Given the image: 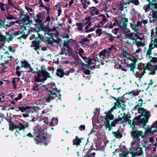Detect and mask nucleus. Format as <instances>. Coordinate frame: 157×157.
Returning <instances> with one entry per match:
<instances>
[{
	"label": "nucleus",
	"instance_id": "29",
	"mask_svg": "<svg viewBox=\"0 0 157 157\" xmlns=\"http://www.w3.org/2000/svg\"><path fill=\"white\" fill-rule=\"evenodd\" d=\"M13 36L15 35L17 36L19 34H21L23 33H25L23 31H21L20 30H17L15 31H13L12 32Z\"/></svg>",
	"mask_w": 157,
	"mask_h": 157
},
{
	"label": "nucleus",
	"instance_id": "42",
	"mask_svg": "<svg viewBox=\"0 0 157 157\" xmlns=\"http://www.w3.org/2000/svg\"><path fill=\"white\" fill-rule=\"evenodd\" d=\"M131 27L133 30H138V27L136 24L133 25L132 23H130Z\"/></svg>",
	"mask_w": 157,
	"mask_h": 157
},
{
	"label": "nucleus",
	"instance_id": "12",
	"mask_svg": "<svg viewBox=\"0 0 157 157\" xmlns=\"http://www.w3.org/2000/svg\"><path fill=\"white\" fill-rule=\"evenodd\" d=\"M40 40H34L32 42V44L31 47H33V49L35 51L40 49L41 46L40 45Z\"/></svg>",
	"mask_w": 157,
	"mask_h": 157
},
{
	"label": "nucleus",
	"instance_id": "32",
	"mask_svg": "<svg viewBox=\"0 0 157 157\" xmlns=\"http://www.w3.org/2000/svg\"><path fill=\"white\" fill-rule=\"evenodd\" d=\"M89 10L91 16H94L95 15V11L96 10V7L94 6L90 7L89 9Z\"/></svg>",
	"mask_w": 157,
	"mask_h": 157
},
{
	"label": "nucleus",
	"instance_id": "4",
	"mask_svg": "<svg viewBox=\"0 0 157 157\" xmlns=\"http://www.w3.org/2000/svg\"><path fill=\"white\" fill-rule=\"evenodd\" d=\"M121 21L123 22V27L121 26L122 29L123 33H124L126 38L132 40H136L139 38L138 35L136 33H130V31L127 27V24L128 19L126 18L123 17L121 18Z\"/></svg>",
	"mask_w": 157,
	"mask_h": 157
},
{
	"label": "nucleus",
	"instance_id": "37",
	"mask_svg": "<svg viewBox=\"0 0 157 157\" xmlns=\"http://www.w3.org/2000/svg\"><path fill=\"white\" fill-rule=\"evenodd\" d=\"M5 18L10 20L17 19V18L16 17H15L13 15H11L10 14H8V15L6 16V18Z\"/></svg>",
	"mask_w": 157,
	"mask_h": 157
},
{
	"label": "nucleus",
	"instance_id": "34",
	"mask_svg": "<svg viewBox=\"0 0 157 157\" xmlns=\"http://www.w3.org/2000/svg\"><path fill=\"white\" fill-rule=\"evenodd\" d=\"M19 21L18 20L16 21H11L8 23V24L6 25V28H9L11 25H14L15 23H19Z\"/></svg>",
	"mask_w": 157,
	"mask_h": 157
},
{
	"label": "nucleus",
	"instance_id": "61",
	"mask_svg": "<svg viewBox=\"0 0 157 157\" xmlns=\"http://www.w3.org/2000/svg\"><path fill=\"white\" fill-rule=\"evenodd\" d=\"M142 66H143V64H139L137 68L139 70L142 71L143 69Z\"/></svg>",
	"mask_w": 157,
	"mask_h": 157
},
{
	"label": "nucleus",
	"instance_id": "14",
	"mask_svg": "<svg viewBox=\"0 0 157 157\" xmlns=\"http://www.w3.org/2000/svg\"><path fill=\"white\" fill-rule=\"evenodd\" d=\"M35 25V27L36 28H31L30 31L32 33V32H37L38 33V37L40 38H43L44 37V36H43L42 34H40L39 33L41 31V29L40 26H37V27L36 26L35 24H34Z\"/></svg>",
	"mask_w": 157,
	"mask_h": 157
},
{
	"label": "nucleus",
	"instance_id": "28",
	"mask_svg": "<svg viewBox=\"0 0 157 157\" xmlns=\"http://www.w3.org/2000/svg\"><path fill=\"white\" fill-rule=\"evenodd\" d=\"M90 41L89 39H88L87 38L85 37L81 39V40L79 42L80 44H81L82 45H86L87 44H86L85 42H89Z\"/></svg>",
	"mask_w": 157,
	"mask_h": 157
},
{
	"label": "nucleus",
	"instance_id": "23",
	"mask_svg": "<svg viewBox=\"0 0 157 157\" xmlns=\"http://www.w3.org/2000/svg\"><path fill=\"white\" fill-rule=\"evenodd\" d=\"M56 71L57 73L56 74L57 76L61 78H63L65 74L64 71L61 69H57L56 70Z\"/></svg>",
	"mask_w": 157,
	"mask_h": 157
},
{
	"label": "nucleus",
	"instance_id": "38",
	"mask_svg": "<svg viewBox=\"0 0 157 157\" xmlns=\"http://www.w3.org/2000/svg\"><path fill=\"white\" fill-rule=\"evenodd\" d=\"M6 5L2 2H0V8L2 11L6 10Z\"/></svg>",
	"mask_w": 157,
	"mask_h": 157
},
{
	"label": "nucleus",
	"instance_id": "48",
	"mask_svg": "<svg viewBox=\"0 0 157 157\" xmlns=\"http://www.w3.org/2000/svg\"><path fill=\"white\" fill-rule=\"evenodd\" d=\"M30 25L27 23L25 22H24V23L22 24V25H21V28H24V29H26V27L27 26H30Z\"/></svg>",
	"mask_w": 157,
	"mask_h": 157
},
{
	"label": "nucleus",
	"instance_id": "35",
	"mask_svg": "<svg viewBox=\"0 0 157 157\" xmlns=\"http://www.w3.org/2000/svg\"><path fill=\"white\" fill-rule=\"evenodd\" d=\"M76 25L77 26H78V30L80 31H82V30L83 29V28L84 26H83L82 23H76Z\"/></svg>",
	"mask_w": 157,
	"mask_h": 157
},
{
	"label": "nucleus",
	"instance_id": "6",
	"mask_svg": "<svg viewBox=\"0 0 157 157\" xmlns=\"http://www.w3.org/2000/svg\"><path fill=\"white\" fill-rule=\"evenodd\" d=\"M143 126V128L146 130L144 132L145 134H154L157 132V121L155 122L150 128H147L145 127L146 126Z\"/></svg>",
	"mask_w": 157,
	"mask_h": 157
},
{
	"label": "nucleus",
	"instance_id": "30",
	"mask_svg": "<svg viewBox=\"0 0 157 157\" xmlns=\"http://www.w3.org/2000/svg\"><path fill=\"white\" fill-rule=\"evenodd\" d=\"M33 82H41L42 83H44L45 82L43 78H41L38 77L36 76H35Z\"/></svg>",
	"mask_w": 157,
	"mask_h": 157
},
{
	"label": "nucleus",
	"instance_id": "15",
	"mask_svg": "<svg viewBox=\"0 0 157 157\" xmlns=\"http://www.w3.org/2000/svg\"><path fill=\"white\" fill-rule=\"evenodd\" d=\"M148 2L149 3L145 5L143 7V9L146 12H148L150 9L152 11L154 9H153L154 6L153 3H152L151 2Z\"/></svg>",
	"mask_w": 157,
	"mask_h": 157
},
{
	"label": "nucleus",
	"instance_id": "58",
	"mask_svg": "<svg viewBox=\"0 0 157 157\" xmlns=\"http://www.w3.org/2000/svg\"><path fill=\"white\" fill-rule=\"evenodd\" d=\"M6 120L9 123V124L12 123L13 122L12 121L11 118L9 117H6Z\"/></svg>",
	"mask_w": 157,
	"mask_h": 157
},
{
	"label": "nucleus",
	"instance_id": "31",
	"mask_svg": "<svg viewBox=\"0 0 157 157\" xmlns=\"http://www.w3.org/2000/svg\"><path fill=\"white\" fill-rule=\"evenodd\" d=\"M82 58L86 63H88L90 64L91 61H92V59L89 57L88 58L87 57L85 56L82 57Z\"/></svg>",
	"mask_w": 157,
	"mask_h": 157
},
{
	"label": "nucleus",
	"instance_id": "51",
	"mask_svg": "<svg viewBox=\"0 0 157 157\" xmlns=\"http://www.w3.org/2000/svg\"><path fill=\"white\" fill-rule=\"evenodd\" d=\"M84 152H85V153H86L85 155H88L89 156H91V153H90V149H84Z\"/></svg>",
	"mask_w": 157,
	"mask_h": 157
},
{
	"label": "nucleus",
	"instance_id": "21",
	"mask_svg": "<svg viewBox=\"0 0 157 157\" xmlns=\"http://www.w3.org/2000/svg\"><path fill=\"white\" fill-rule=\"evenodd\" d=\"M131 3H132L136 6H139L140 4L139 0H126V2L124 3V4L130 5Z\"/></svg>",
	"mask_w": 157,
	"mask_h": 157
},
{
	"label": "nucleus",
	"instance_id": "3",
	"mask_svg": "<svg viewBox=\"0 0 157 157\" xmlns=\"http://www.w3.org/2000/svg\"><path fill=\"white\" fill-rule=\"evenodd\" d=\"M139 124L133 121L132 124L130 126L132 128V130L131 131L130 135L132 138H133V142H132L131 144H133L134 142H140V137L143 138V132L142 131H139L136 127Z\"/></svg>",
	"mask_w": 157,
	"mask_h": 157
},
{
	"label": "nucleus",
	"instance_id": "55",
	"mask_svg": "<svg viewBox=\"0 0 157 157\" xmlns=\"http://www.w3.org/2000/svg\"><path fill=\"white\" fill-rule=\"evenodd\" d=\"M123 56L124 57H126L127 56L129 55L130 53H128L127 51L126 50L124 51L123 52Z\"/></svg>",
	"mask_w": 157,
	"mask_h": 157
},
{
	"label": "nucleus",
	"instance_id": "57",
	"mask_svg": "<svg viewBox=\"0 0 157 157\" xmlns=\"http://www.w3.org/2000/svg\"><path fill=\"white\" fill-rule=\"evenodd\" d=\"M54 33H53L52 32L51 29L50 28V32H49V33H48V35L52 39V38L54 36Z\"/></svg>",
	"mask_w": 157,
	"mask_h": 157
},
{
	"label": "nucleus",
	"instance_id": "25",
	"mask_svg": "<svg viewBox=\"0 0 157 157\" xmlns=\"http://www.w3.org/2000/svg\"><path fill=\"white\" fill-rule=\"evenodd\" d=\"M108 53V51L105 49H104L99 52V56L101 58H104V57L106 56V53Z\"/></svg>",
	"mask_w": 157,
	"mask_h": 157
},
{
	"label": "nucleus",
	"instance_id": "47",
	"mask_svg": "<svg viewBox=\"0 0 157 157\" xmlns=\"http://www.w3.org/2000/svg\"><path fill=\"white\" fill-rule=\"evenodd\" d=\"M129 59L131 60L132 62H138V59H136L135 56H132Z\"/></svg>",
	"mask_w": 157,
	"mask_h": 157
},
{
	"label": "nucleus",
	"instance_id": "33",
	"mask_svg": "<svg viewBox=\"0 0 157 157\" xmlns=\"http://www.w3.org/2000/svg\"><path fill=\"white\" fill-rule=\"evenodd\" d=\"M153 41V40H152V38H151V42L149 45V49L152 50L154 49V48L155 47H157V45L155 44H154V43H153L152 42Z\"/></svg>",
	"mask_w": 157,
	"mask_h": 157
},
{
	"label": "nucleus",
	"instance_id": "52",
	"mask_svg": "<svg viewBox=\"0 0 157 157\" xmlns=\"http://www.w3.org/2000/svg\"><path fill=\"white\" fill-rule=\"evenodd\" d=\"M143 66L144 67L143 69L145 70H149L150 65L149 64H143Z\"/></svg>",
	"mask_w": 157,
	"mask_h": 157
},
{
	"label": "nucleus",
	"instance_id": "24",
	"mask_svg": "<svg viewBox=\"0 0 157 157\" xmlns=\"http://www.w3.org/2000/svg\"><path fill=\"white\" fill-rule=\"evenodd\" d=\"M119 130L120 129H118L117 132H112V134L113 135L114 137H115L117 138L118 137L121 138L122 137V134L120 132Z\"/></svg>",
	"mask_w": 157,
	"mask_h": 157
},
{
	"label": "nucleus",
	"instance_id": "56",
	"mask_svg": "<svg viewBox=\"0 0 157 157\" xmlns=\"http://www.w3.org/2000/svg\"><path fill=\"white\" fill-rule=\"evenodd\" d=\"M25 34V33L22 34V35L21 36H19V37H18V38H17V39H20L21 38H23V39H25L27 37V36Z\"/></svg>",
	"mask_w": 157,
	"mask_h": 157
},
{
	"label": "nucleus",
	"instance_id": "43",
	"mask_svg": "<svg viewBox=\"0 0 157 157\" xmlns=\"http://www.w3.org/2000/svg\"><path fill=\"white\" fill-rule=\"evenodd\" d=\"M15 124L13 123V122L9 124V129L10 130L12 131L15 128Z\"/></svg>",
	"mask_w": 157,
	"mask_h": 157
},
{
	"label": "nucleus",
	"instance_id": "45",
	"mask_svg": "<svg viewBox=\"0 0 157 157\" xmlns=\"http://www.w3.org/2000/svg\"><path fill=\"white\" fill-rule=\"evenodd\" d=\"M134 43H136V45L138 47L141 46L143 45L142 42L137 41V40H135V41H133V42L132 43V44H133Z\"/></svg>",
	"mask_w": 157,
	"mask_h": 157
},
{
	"label": "nucleus",
	"instance_id": "5",
	"mask_svg": "<svg viewBox=\"0 0 157 157\" xmlns=\"http://www.w3.org/2000/svg\"><path fill=\"white\" fill-rule=\"evenodd\" d=\"M34 132L33 133V136L37 137V138H35V140L37 144L41 143L42 140L45 141L47 140L46 139L47 138L46 134H44L43 131H41L40 129L38 127L35 128L34 129ZM49 142V141L48 140L47 142H44V144L45 145L47 146Z\"/></svg>",
	"mask_w": 157,
	"mask_h": 157
},
{
	"label": "nucleus",
	"instance_id": "18",
	"mask_svg": "<svg viewBox=\"0 0 157 157\" xmlns=\"http://www.w3.org/2000/svg\"><path fill=\"white\" fill-rule=\"evenodd\" d=\"M84 139L83 138H79L77 136H76L75 139L73 141V144L74 145H76L77 147L78 145H80V144L82 143V140H84Z\"/></svg>",
	"mask_w": 157,
	"mask_h": 157
},
{
	"label": "nucleus",
	"instance_id": "17",
	"mask_svg": "<svg viewBox=\"0 0 157 157\" xmlns=\"http://www.w3.org/2000/svg\"><path fill=\"white\" fill-rule=\"evenodd\" d=\"M5 36L6 40L8 43H9L10 41H12L14 39V36L12 33H10L9 32H6L5 33Z\"/></svg>",
	"mask_w": 157,
	"mask_h": 157
},
{
	"label": "nucleus",
	"instance_id": "41",
	"mask_svg": "<svg viewBox=\"0 0 157 157\" xmlns=\"http://www.w3.org/2000/svg\"><path fill=\"white\" fill-rule=\"evenodd\" d=\"M17 109H18V110H16L18 112L19 111H21V112L22 113H23L26 110L25 107L24 106H21L20 107H18L17 108Z\"/></svg>",
	"mask_w": 157,
	"mask_h": 157
},
{
	"label": "nucleus",
	"instance_id": "26",
	"mask_svg": "<svg viewBox=\"0 0 157 157\" xmlns=\"http://www.w3.org/2000/svg\"><path fill=\"white\" fill-rule=\"evenodd\" d=\"M44 97L45 98L44 100L46 102L49 103L51 102L52 100L55 99V97H53L51 94H48L47 97L45 96Z\"/></svg>",
	"mask_w": 157,
	"mask_h": 157
},
{
	"label": "nucleus",
	"instance_id": "49",
	"mask_svg": "<svg viewBox=\"0 0 157 157\" xmlns=\"http://www.w3.org/2000/svg\"><path fill=\"white\" fill-rule=\"evenodd\" d=\"M123 119L126 122L129 119V117L128 115L124 113V115L123 116Z\"/></svg>",
	"mask_w": 157,
	"mask_h": 157
},
{
	"label": "nucleus",
	"instance_id": "22",
	"mask_svg": "<svg viewBox=\"0 0 157 157\" xmlns=\"http://www.w3.org/2000/svg\"><path fill=\"white\" fill-rule=\"evenodd\" d=\"M138 101L139 102V103L136 105L134 107L133 110L135 111L138 110V113H139V109L141 108L140 107L142 106L143 101L142 99L140 98Z\"/></svg>",
	"mask_w": 157,
	"mask_h": 157
},
{
	"label": "nucleus",
	"instance_id": "16",
	"mask_svg": "<svg viewBox=\"0 0 157 157\" xmlns=\"http://www.w3.org/2000/svg\"><path fill=\"white\" fill-rule=\"evenodd\" d=\"M114 118V116L112 114L107 113L106 115L104 117V123L105 124L109 122H110V120H113Z\"/></svg>",
	"mask_w": 157,
	"mask_h": 157
},
{
	"label": "nucleus",
	"instance_id": "53",
	"mask_svg": "<svg viewBox=\"0 0 157 157\" xmlns=\"http://www.w3.org/2000/svg\"><path fill=\"white\" fill-rule=\"evenodd\" d=\"M102 31L101 29H98L96 30L95 32L96 33H98V36H100L102 34Z\"/></svg>",
	"mask_w": 157,
	"mask_h": 157
},
{
	"label": "nucleus",
	"instance_id": "63",
	"mask_svg": "<svg viewBox=\"0 0 157 157\" xmlns=\"http://www.w3.org/2000/svg\"><path fill=\"white\" fill-rule=\"evenodd\" d=\"M120 117V115H118V117L117 118V119H115L116 120V121L117 122H118L120 121H121L122 120V119H123V117Z\"/></svg>",
	"mask_w": 157,
	"mask_h": 157
},
{
	"label": "nucleus",
	"instance_id": "27",
	"mask_svg": "<svg viewBox=\"0 0 157 157\" xmlns=\"http://www.w3.org/2000/svg\"><path fill=\"white\" fill-rule=\"evenodd\" d=\"M6 18H4L3 19H0V28H6Z\"/></svg>",
	"mask_w": 157,
	"mask_h": 157
},
{
	"label": "nucleus",
	"instance_id": "8",
	"mask_svg": "<svg viewBox=\"0 0 157 157\" xmlns=\"http://www.w3.org/2000/svg\"><path fill=\"white\" fill-rule=\"evenodd\" d=\"M21 67H24L25 68H26L27 67H29V71H27L28 72H31L33 73H35L36 72L34 71L33 69L32 68L31 65L29 63L28 61L25 59H24L23 61H21Z\"/></svg>",
	"mask_w": 157,
	"mask_h": 157
},
{
	"label": "nucleus",
	"instance_id": "19",
	"mask_svg": "<svg viewBox=\"0 0 157 157\" xmlns=\"http://www.w3.org/2000/svg\"><path fill=\"white\" fill-rule=\"evenodd\" d=\"M137 62H133V63H131L130 64L127 63L126 67H128L130 68V70L133 72V74L135 73V69L136 67V63Z\"/></svg>",
	"mask_w": 157,
	"mask_h": 157
},
{
	"label": "nucleus",
	"instance_id": "50",
	"mask_svg": "<svg viewBox=\"0 0 157 157\" xmlns=\"http://www.w3.org/2000/svg\"><path fill=\"white\" fill-rule=\"evenodd\" d=\"M19 131H21L23 129L24 130L25 128V125H23L22 123L20 122L19 123Z\"/></svg>",
	"mask_w": 157,
	"mask_h": 157
},
{
	"label": "nucleus",
	"instance_id": "64",
	"mask_svg": "<svg viewBox=\"0 0 157 157\" xmlns=\"http://www.w3.org/2000/svg\"><path fill=\"white\" fill-rule=\"evenodd\" d=\"M151 62L154 63H157V58L156 57H154L153 58H152V59L151 60Z\"/></svg>",
	"mask_w": 157,
	"mask_h": 157
},
{
	"label": "nucleus",
	"instance_id": "36",
	"mask_svg": "<svg viewBox=\"0 0 157 157\" xmlns=\"http://www.w3.org/2000/svg\"><path fill=\"white\" fill-rule=\"evenodd\" d=\"M82 70L85 75H90V71L88 70V69H86V67L84 68L83 67Z\"/></svg>",
	"mask_w": 157,
	"mask_h": 157
},
{
	"label": "nucleus",
	"instance_id": "54",
	"mask_svg": "<svg viewBox=\"0 0 157 157\" xmlns=\"http://www.w3.org/2000/svg\"><path fill=\"white\" fill-rule=\"evenodd\" d=\"M84 52V50L82 48H80L78 50V54L79 56L82 57L83 56L82 55V54Z\"/></svg>",
	"mask_w": 157,
	"mask_h": 157
},
{
	"label": "nucleus",
	"instance_id": "7",
	"mask_svg": "<svg viewBox=\"0 0 157 157\" xmlns=\"http://www.w3.org/2000/svg\"><path fill=\"white\" fill-rule=\"evenodd\" d=\"M20 18L24 22L28 23L30 25L32 23L33 21L30 20V17L29 15L24 14V11L20 12Z\"/></svg>",
	"mask_w": 157,
	"mask_h": 157
},
{
	"label": "nucleus",
	"instance_id": "59",
	"mask_svg": "<svg viewBox=\"0 0 157 157\" xmlns=\"http://www.w3.org/2000/svg\"><path fill=\"white\" fill-rule=\"evenodd\" d=\"M141 91L140 90H138L137 91H135V90H134V92L133 93V95L134 96H138L139 95V93Z\"/></svg>",
	"mask_w": 157,
	"mask_h": 157
},
{
	"label": "nucleus",
	"instance_id": "20",
	"mask_svg": "<svg viewBox=\"0 0 157 157\" xmlns=\"http://www.w3.org/2000/svg\"><path fill=\"white\" fill-rule=\"evenodd\" d=\"M117 122L115 119L111 122V124H110V122H109L107 124H105V127L106 128H108L109 131L111 130L112 129V127H115L116 126V124H117Z\"/></svg>",
	"mask_w": 157,
	"mask_h": 157
},
{
	"label": "nucleus",
	"instance_id": "62",
	"mask_svg": "<svg viewBox=\"0 0 157 157\" xmlns=\"http://www.w3.org/2000/svg\"><path fill=\"white\" fill-rule=\"evenodd\" d=\"M119 68L121 69L122 71H124L125 72H126L127 71V70L126 69L123 68V65H119Z\"/></svg>",
	"mask_w": 157,
	"mask_h": 157
},
{
	"label": "nucleus",
	"instance_id": "1",
	"mask_svg": "<svg viewBox=\"0 0 157 157\" xmlns=\"http://www.w3.org/2000/svg\"><path fill=\"white\" fill-rule=\"evenodd\" d=\"M34 20L36 22L35 25L37 27V26H40L41 31H43L44 32V35L48 34L50 31V28H49L45 26H43L47 22L50 21V17L48 16L46 17V20L44 21H43L45 18V13L44 12H39L36 15L35 17H33Z\"/></svg>",
	"mask_w": 157,
	"mask_h": 157
},
{
	"label": "nucleus",
	"instance_id": "10",
	"mask_svg": "<svg viewBox=\"0 0 157 157\" xmlns=\"http://www.w3.org/2000/svg\"><path fill=\"white\" fill-rule=\"evenodd\" d=\"M39 72L40 73L44 82L48 78H50L51 79H52V77L50 76V74L47 71L46 69L42 68L41 70H39Z\"/></svg>",
	"mask_w": 157,
	"mask_h": 157
},
{
	"label": "nucleus",
	"instance_id": "2",
	"mask_svg": "<svg viewBox=\"0 0 157 157\" xmlns=\"http://www.w3.org/2000/svg\"><path fill=\"white\" fill-rule=\"evenodd\" d=\"M139 113L140 114L135 117L133 121L138 123L139 125L147 126L151 116L150 112L143 108H140L139 109Z\"/></svg>",
	"mask_w": 157,
	"mask_h": 157
},
{
	"label": "nucleus",
	"instance_id": "39",
	"mask_svg": "<svg viewBox=\"0 0 157 157\" xmlns=\"http://www.w3.org/2000/svg\"><path fill=\"white\" fill-rule=\"evenodd\" d=\"M1 32L0 31V41L4 42L6 40V36L1 34Z\"/></svg>",
	"mask_w": 157,
	"mask_h": 157
},
{
	"label": "nucleus",
	"instance_id": "13",
	"mask_svg": "<svg viewBox=\"0 0 157 157\" xmlns=\"http://www.w3.org/2000/svg\"><path fill=\"white\" fill-rule=\"evenodd\" d=\"M122 105L119 102V99L118 100H117V102L114 103V105L111 108V109L109 111L108 113L111 114V113L114 110L117 108V107L118 108H121V107H122Z\"/></svg>",
	"mask_w": 157,
	"mask_h": 157
},
{
	"label": "nucleus",
	"instance_id": "60",
	"mask_svg": "<svg viewBox=\"0 0 157 157\" xmlns=\"http://www.w3.org/2000/svg\"><path fill=\"white\" fill-rule=\"evenodd\" d=\"M48 92L50 93V94H51V95H53L56 96L57 95V94L56 92H54L53 90H50L48 91Z\"/></svg>",
	"mask_w": 157,
	"mask_h": 157
},
{
	"label": "nucleus",
	"instance_id": "46",
	"mask_svg": "<svg viewBox=\"0 0 157 157\" xmlns=\"http://www.w3.org/2000/svg\"><path fill=\"white\" fill-rule=\"evenodd\" d=\"M109 36L110 37V38L109 39V40L112 42L114 40V38H119V36H117V37L112 36L111 33H110V34H109Z\"/></svg>",
	"mask_w": 157,
	"mask_h": 157
},
{
	"label": "nucleus",
	"instance_id": "40",
	"mask_svg": "<svg viewBox=\"0 0 157 157\" xmlns=\"http://www.w3.org/2000/svg\"><path fill=\"white\" fill-rule=\"evenodd\" d=\"M71 39H68L67 40V41L66 40H64V43H63V46L64 47H65L66 48L68 47L69 46V44L70 42V40Z\"/></svg>",
	"mask_w": 157,
	"mask_h": 157
},
{
	"label": "nucleus",
	"instance_id": "11",
	"mask_svg": "<svg viewBox=\"0 0 157 157\" xmlns=\"http://www.w3.org/2000/svg\"><path fill=\"white\" fill-rule=\"evenodd\" d=\"M152 12V17H150L149 22L151 23H157V10L154 9Z\"/></svg>",
	"mask_w": 157,
	"mask_h": 157
},
{
	"label": "nucleus",
	"instance_id": "9",
	"mask_svg": "<svg viewBox=\"0 0 157 157\" xmlns=\"http://www.w3.org/2000/svg\"><path fill=\"white\" fill-rule=\"evenodd\" d=\"M126 94H124L123 96H120L117 98V97H115L112 96H110V97L113 98L116 101V102H117V100H118L119 99V102L122 105V107H121V109L122 111H124V110H126V105H125V103H126V101L124 100V99L123 98L125 96V95H126Z\"/></svg>",
	"mask_w": 157,
	"mask_h": 157
},
{
	"label": "nucleus",
	"instance_id": "44",
	"mask_svg": "<svg viewBox=\"0 0 157 157\" xmlns=\"http://www.w3.org/2000/svg\"><path fill=\"white\" fill-rule=\"evenodd\" d=\"M124 2H120L119 3V7L120 8V10L121 11H122L124 10Z\"/></svg>",
	"mask_w": 157,
	"mask_h": 157
}]
</instances>
